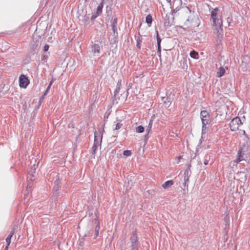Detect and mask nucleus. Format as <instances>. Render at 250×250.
Returning a JSON list of instances; mask_svg holds the SVG:
<instances>
[{
  "mask_svg": "<svg viewBox=\"0 0 250 250\" xmlns=\"http://www.w3.org/2000/svg\"><path fill=\"white\" fill-rule=\"evenodd\" d=\"M186 14L187 19L185 21L183 26H181V27L189 30H194L200 24V20L198 16L194 11L190 10L188 7L186 8Z\"/></svg>",
  "mask_w": 250,
  "mask_h": 250,
  "instance_id": "1",
  "label": "nucleus"
},
{
  "mask_svg": "<svg viewBox=\"0 0 250 250\" xmlns=\"http://www.w3.org/2000/svg\"><path fill=\"white\" fill-rule=\"evenodd\" d=\"M139 238L138 236L137 229H135L130 233V237L128 244L130 250H139Z\"/></svg>",
  "mask_w": 250,
  "mask_h": 250,
  "instance_id": "2",
  "label": "nucleus"
},
{
  "mask_svg": "<svg viewBox=\"0 0 250 250\" xmlns=\"http://www.w3.org/2000/svg\"><path fill=\"white\" fill-rule=\"evenodd\" d=\"M42 43V37L34 34L33 37V40L30 43L31 53L34 54L39 50Z\"/></svg>",
  "mask_w": 250,
  "mask_h": 250,
  "instance_id": "3",
  "label": "nucleus"
},
{
  "mask_svg": "<svg viewBox=\"0 0 250 250\" xmlns=\"http://www.w3.org/2000/svg\"><path fill=\"white\" fill-rule=\"evenodd\" d=\"M219 11V8L216 7L211 11L210 14L211 19L212 20L213 26H216L220 24V21H222L221 19H219L218 17V12Z\"/></svg>",
  "mask_w": 250,
  "mask_h": 250,
  "instance_id": "4",
  "label": "nucleus"
},
{
  "mask_svg": "<svg viewBox=\"0 0 250 250\" xmlns=\"http://www.w3.org/2000/svg\"><path fill=\"white\" fill-rule=\"evenodd\" d=\"M242 122L239 117L234 118L229 124V127L231 131H236L239 129L240 125H242Z\"/></svg>",
  "mask_w": 250,
  "mask_h": 250,
  "instance_id": "5",
  "label": "nucleus"
},
{
  "mask_svg": "<svg viewBox=\"0 0 250 250\" xmlns=\"http://www.w3.org/2000/svg\"><path fill=\"white\" fill-rule=\"evenodd\" d=\"M97 132L96 131L94 132V144L91 148V153L93 155H95L96 151L97 149L98 146L101 144L102 141L103 134L101 136L99 135V137L100 138V141H98Z\"/></svg>",
  "mask_w": 250,
  "mask_h": 250,
  "instance_id": "6",
  "label": "nucleus"
},
{
  "mask_svg": "<svg viewBox=\"0 0 250 250\" xmlns=\"http://www.w3.org/2000/svg\"><path fill=\"white\" fill-rule=\"evenodd\" d=\"M174 94L170 92L169 94H167V97H162V100L164 102V104L166 107H169L172 102L174 100Z\"/></svg>",
  "mask_w": 250,
  "mask_h": 250,
  "instance_id": "7",
  "label": "nucleus"
},
{
  "mask_svg": "<svg viewBox=\"0 0 250 250\" xmlns=\"http://www.w3.org/2000/svg\"><path fill=\"white\" fill-rule=\"evenodd\" d=\"M134 83H135L134 79H127V80L126 82V85L127 87V89L126 90L127 92L126 94V96L125 97L123 96L121 99V101H124L126 100V98L128 96V95L129 93V90L130 89H131L132 88H134V87H133L134 86V88L136 87V85L134 84ZM118 100H120V98H118Z\"/></svg>",
  "mask_w": 250,
  "mask_h": 250,
  "instance_id": "8",
  "label": "nucleus"
},
{
  "mask_svg": "<svg viewBox=\"0 0 250 250\" xmlns=\"http://www.w3.org/2000/svg\"><path fill=\"white\" fill-rule=\"evenodd\" d=\"M200 116L202 119V125H207L208 124L210 117L208 113L206 110L201 111Z\"/></svg>",
  "mask_w": 250,
  "mask_h": 250,
  "instance_id": "9",
  "label": "nucleus"
},
{
  "mask_svg": "<svg viewBox=\"0 0 250 250\" xmlns=\"http://www.w3.org/2000/svg\"><path fill=\"white\" fill-rule=\"evenodd\" d=\"M191 167V163H189L187 165V168L185 170L184 173V183L185 187L186 186V184L188 183L189 182V178L191 174V171H190V167Z\"/></svg>",
  "mask_w": 250,
  "mask_h": 250,
  "instance_id": "10",
  "label": "nucleus"
},
{
  "mask_svg": "<svg viewBox=\"0 0 250 250\" xmlns=\"http://www.w3.org/2000/svg\"><path fill=\"white\" fill-rule=\"evenodd\" d=\"M215 27V33L216 37H223V22L222 21H220V24L214 26Z\"/></svg>",
  "mask_w": 250,
  "mask_h": 250,
  "instance_id": "11",
  "label": "nucleus"
},
{
  "mask_svg": "<svg viewBox=\"0 0 250 250\" xmlns=\"http://www.w3.org/2000/svg\"><path fill=\"white\" fill-rule=\"evenodd\" d=\"M156 39H157V53L160 58V60H161V42L162 41L161 38L160 37L158 31H156Z\"/></svg>",
  "mask_w": 250,
  "mask_h": 250,
  "instance_id": "12",
  "label": "nucleus"
},
{
  "mask_svg": "<svg viewBox=\"0 0 250 250\" xmlns=\"http://www.w3.org/2000/svg\"><path fill=\"white\" fill-rule=\"evenodd\" d=\"M117 21L118 19L117 18H113L111 19V27L112 30L113 31V33L114 34H117L118 31H117Z\"/></svg>",
  "mask_w": 250,
  "mask_h": 250,
  "instance_id": "13",
  "label": "nucleus"
},
{
  "mask_svg": "<svg viewBox=\"0 0 250 250\" xmlns=\"http://www.w3.org/2000/svg\"><path fill=\"white\" fill-rule=\"evenodd\" d=\"M153 120H150L149 124L146 128V134L145 135V140L147 141L149 138L148 134L150 133L152 127Z\"/></svg>",
  "mask_w": 250,
  "mask_h": 250,
  "instance_id": "14",
  "label": "nucleus"
},
{
  "mask_svg": "<svg viewBox=\"0 0 250 250\" xmlns=\"http://www.w3.org/2000/svg\"><path fill=\"white\" fill-rule=\"evenodd\" d=\"M169 18V15L167 14L164 18V25L166 30H167L172 25V23L170 22Z\"/></svg>",
  "mask_w": 250,
  "mask_h": 250,
  "instance_id": "15",
  "label": "nucleus"
},
{
  "mask_svg": "<svg viewBox=\"0 0 250 250\" xmlns=\"http://www.w3.org/2000/svg\"><path fill=\"white\" fill-rule=\"evenodd\" d=\"M19 81L21 88H26L30 83L29 79H19Z\"/></svg>",
  "mask_w": 250,
  "mask_h": 250,
  "instance_id": "16",
  "label": "nucleus"
},
{
  "mask_svg": "<svg viewBox=\"0 0 250 250\" xmlns=\"http://www.w3.org/2000/svg\"><path fill=\"white\" fill-rule=\"evenodd\" d=\"M50 54L49 52H42L41 56V62L42 63L44 64L47 62V60Z\"/></svg>",
  "mask_w": 250,
  "mask_h": 250,
  "instance_id": "17",
  "label": "nucleus"
},
{
  "mask_svg": "<svg viewBox=\"0 0 250 250\" xmlns=\"http://www.w3.org/2000/svg\"><path fill=\"white\" fill-rule=\"evenodd\" d=\"M92 52L95 53H100V46L98 44L94 43L91 46Z\"/></svg>",
  "mask_w": 250,
  "mask_h": 250,
  "instance_id": "18",
  "label": "nucleus"
},
{
  "mask_svg": "<svg viewBox=\"0 0 250 250\" xmlns=\"http://www.w3.org/2000/svg\"><path fill=\"white\" fill-rule=\"evenodd\" d=\"M226 70L223 67H220L218 68L216 72V77L220 78L222 77L225 73Z\"/></svg>",
  "mask_w": 250,
  "mask_h": 250,
  "instance_id": "19",
  "label": "nucleus"
},
{
  "mask_svg": "<svg viewBox=\"0 0 250 250\" xmlns=\"http://www.w3.org/2000/svg\"><path fill=\"white\" fill-rule=\"evenodd\" d=\"M113 37L109 39L110 44H115L118 42V34H113Z\"/></svg>",
  "mask_w": 250,
  "mask_h": 250,
  "instance_id": "20",
  "label": "nucleus"
},
{
  "mask_svg": "<svg viewBox=\"0 0 250 250\" xmlns=\"http://www.w3.org/2000/svg\"><path fill=\"white\" fill-rule=\"evenodd\" d=\"M243 148H240L237 153L238 157L235 161V162L237 163L240 162L243 160Z\"/></svg>",
  "mask_w": 250,
  "mask_h": 250,
  "instance_id": "21",
  "label": "nucleus"
},
{
  "mask_svg": "<svg viewBox=\"0 0 250 250\" xmlns=\"http://www.w3.org/2000/svg\"><path fill=\"white\" fill-rule=\"evenodd\" d=\"M174 184V182L173 180H168L166 182H165L163 185L162 187L165 188H167L169 187H170L172 185H173Z\"/></svg>",
  "mask_w": 250,
  "mask_h": 250,
  "instance_id": "22",
  "label": "nucleus"
},
{
  "mask_svg": "<svg viewBox=\"0 0 250 250\" xmlns=\"http://www.w3.org/2000/svg\"><path fill=\"white\" fill-rule=\"evenodd\" d=\"M104 2L102 1L100 4L98 6L96 9V11H95L96 13H97L98 14H99L100 15L102 13V10L104 7Z\"/></svg>",
  "mask_w": 250,
  "mask_h": 250,
  "instance_id": "23",
  "label": "nucleus"
},
{
  "mask_svg": "<svg viewBox=\"0 0 250 250\" xmlns=\"http://www.w3.org/2000/svg\"><path fill=\"white\" fill-rule=\"evenodd\" d=\"M121 82H122V80H120L118 81V82L117 83L116 88V89L115 90V92H114V97L115 98H116V97L117 96V94L118 93L119 90L120 89V87L121 86Z\"/></svg>",
  "mask_w": 250,
  "mask_h": 250,
  "instance_id": "24",
  "label": "nucleus"
},
{
  "mask_svg": "<svg viewBox=\"0 0 250 250\" xmlns=\"http://www.w3.org/2000/svg\"><path fill=\"white\" fill-rule=\"evenodd\" d=\"M237 175L238 176L241 180L246 181L247 179V175L244 171H240L237 173Z\"/></svg>",
  "mask_w": 250,
  "mask_h": 250,
  "instance_id": "25",
  "label": "nucleus"
},
{
  "mask_svg": "<svg viewBox=\"0 0 250 250\" xmlns=\"http://www.w3.org/2000/svg\"><path fill=\"white\" fill-rule=\"evenodd\" d=\"M138 35H139V37H138L137 39V44L136 46L137 48L139 49H141V43L142 42V38L141 37V36L140 34V32H138Z\"/></svg>",
  "mask_w": 250,
  "mask_h": 250,
  "instance_id": "26",
  "label": "nucleus"
},
{
  "mask_svg": "<svg viewBox=\"0 0 250 250\" xmlns=\"http://www.w3.org/2000/svg\"><path fill=\"white\" fill-rule=\"evenodd\" d=\"M216 42L217 43V47L218 48H220L222 46V42H223V37H216Z\"/></svg>",
  "mask_w": 250,
  "mask_h": 250,
  "instance_id": "27",
  "label": "nucleus"
},
{
  "mask_svg": "<svg viewBox=\"0 0 250 250\" xmlns=\"http://www.w3.org/2000/svg\"><path fill=\"white\" fill-rule=\"evenodd\" d=\"M146 22L148 26H150L151 25L152 22V17L150 14H148L146 16Z\"/></svg>",
  "mask_w": 250,
  "mask_h": 250,
  "instance_id": "28",
  "label": "nucleus"
},
{
  "mask_svg": "<svg viewBox=\"0 0 250 250\" xmlns=\"http://www.w3.org/2000/svg\"><path fill=\"white\" fill-rule=\"evenodd\" d=\"M203 36H205V33L204 32H198V33H196L195 39L196 40L198 39L199 41V42H201L202 41V37Z\"/></svg>",
  "mask_w": 250,
  "mask_h": 250,
  "instance_id": "29",
  "label": "nucleus"
},
{
  "mask_svg": "<svg viewBox=\"0 0 250 250\" xmlns=\"http://www.w3.org/2000/svg\"><path fill=\"white\" fill-rule=\"evenodd\" d=\"M190 56L191 58L195 59H197L199 58V54L198 52L195 50H192L190 53Z\"/></svg>",
  "mask_w": 250,
  "mask_h": 250,
  "instance_id": "30",
  "label": "nucleus"
},
{
  "mask_svg": "<svg viewBox=\"0 0 250 250\" xmlns=\"http://www.w3.org/2000/svg\"><path fill=\"white\" fill-rule=\"evenodd\" d=\"M211 159V156L209 154H206L204 157V164L205 165H207L208 164V162L210 161Z\"/></svg>",
  "mask_w": 250,
  "mask_h": 250,
  "instance_id": "31",
  "label": "nucleus"
},
{
  "mask_svg": "<svg viewBox=\"0 0 250 250\" xmlns=\"http://www.w3.org/2000/svg\"><path fill=\"white\" fill-rule=\"evenodd\" d=\"M100 223L98 222L97 225L95 227V237H97L99 235V231L100 229Z\"/></svg>",
  "mask_w": 250,
  "mask_h": 250,
  "instance_id": "32",
  "label": "nucleus"
},
{
  "mask_svg": "<svg viewBox=\"0 0 250 250\" xmlns=\"http://www.w3.org/2000/svg\"><path fill=\"white\" fill-rule=\"evenodd\" d=\"M145 130L144 127L142 125H139L136 128V132L137 133H143Z\"/></svg>",
  "mask_w": 250,
  "mask_h": 250,
  "instance_id": "33",
  "label": "nucleus"
},
{
  "mask_svg": "<svg viewBox=\"0 0 250 250\" xmlns=\"http://www.w3.org/2000/svg\"><path fill=\"white\" fill-rule=\"evenodd\" d=\"M132 152L130 150H126L123 152V155L126 157L130 156Z\"/></svg>",
  "mask_w": 250,
  "mask_h": 250,
  "instance_id": "34",
  "label": "nucleus"
},
{
  "mask_svg": "<svg viewBox=\"0 0 250 250\" xmlns=\"http://www.w3.org/2000/svg\"><path fill=\"white\" fill-rule=\"evenodd\" d=\"M100 15L99 14H98L97 13H96L95 12H94L92 13V16H91V21H94L96 18L99 16Z\"/></svg>",
  "mask_w": 250,
  "mask_h": 250,
  "instance_id": "35",
  "label": "nucleus"
},
{
  "mask_svg": "<svg viewBox=\"0 0 250 250\" xmlns=\"http://www.w3.org/2000/svg\"><path fill=\"white\" fill-rule=\"evenodd\" d=\"M17 228H18L17 226L14 225V226L13 227L11 230L10 231V233L9 235H11V236H13V235L15 233V230H16V229H17Z\"/></svg>",
  "mask_w": 250,
  "mask_h": 250,
  "instance_id": "36",
  "label": "nucleus"
},
{
  "mask_svg": "<svg viewBox=\"0 0 250 250\" xmlns=\"http://www.w3.org/2000/svg\"><path fill=\"white\" fill-rule=\"evenodd\" d=\"M224 221L226 223V226L227 225H229V214H227L224 218Z\"/></svg>",
  "mask_w": 250,
  "mask_h": 250,
  "instance_id": "37",
  "label": "nucleus"
},
{
  "mask_svg": "<svg viewBox=\"0 0 250 250\" xmlns=\"http://www.w3.org/2000/svg\"><path fill=\"white\" fill-rule=\"evenodd\" d=\"M27 179L30 182L32 183V182L34 180V174H29L27 177Z\"/></svg>",
  "mask_w": 250,
  "mask_h": 250,
  "instance_id": "38",
  "label": "nucleus"
},
{
  "mask_svg": "<svg viewBox=\"0 0 250 250\" xmlns=\"http://www.w3.org/2000/svg\"><path fill=\"white\" fill-rule=\"evenodd\" d=\"M12 236L11 235H8V236L6 238V244H7L8 246H9L11 243V239Z\"/></svg>",
  "mask_w": 250,
  "mask_h": 250,
  "instance_id": "39",
  "label": "nucleus"
},
{
  "mask_svg": "<svg viewBox=\"0 0 250 250\" xmlns=\"http://www.w3.org/2000/svg\"><path fill=\"white\" fill-rule=\"evenodd\" d=\"M106 12L107 13V15L110 13L111 14V7L110 5H107L106 7Z\"/></svg>",
  "mask_w": 250,
  "mask_h": 250,
  "instance_id": "40",
  "label": "nucleus"
},
{
  "mask_svg": "<svg viewBox=\"0 0 250 250\" xmlns=\"http://www.w3.org/2000/svg\"><path fill=\"white\" fill-rule=\"evenodd\" d=\"M49 48V45L46 44L44 47H43V52H48V50Z\"/></svg>",
  "mask_w": 250,
  "mask_h": 250,
  "instance_id": "41",
  "label": "nucleus"
},
{
  "mask_svg": "<svg viewBox=\"0 0 250 250\" xmlns=\"http://www.w3.org/2000/svg\"><path fill=\"white\" fill-rule=\"evenodd\" d=\"M179 10V8L178 7H176L175 8L173 9L171 12V14L172 15H174L177 11H178Z\"/></svg>",
  "mask_w": 250,
  "mask_h": 250,
  "instance_id": "42",
  "label": "nucleus"
},
{
  "mask_svg": "<svg viewBox=\"0 0 250 250\" xmlns=\"http://www.w3.org/2000/svg\"><path fill=\"white\" fill-rule=\"evenodd\" d=\"M122 125H123L122 124H121L120 123H117L116 125V127L115 128V129L118 130V129H120L122 127Z\"/></svg>",
  "mask_w": 250,
  "mask_h": 250,
  "instance_id": "43",
  "label": "nucleus"
},
{
  "mask_svg": "<svg viewBox=\"0 0 250 250\" xmlns=\"http://www.w3.org/2000/svg\"><path fill=\"white\" fill-rule=\"evenodd\" d=\"M206 125H202V133L205 134L206 133L207 127L206 126Z\"/></svg>",
  "mask_w": 250,
  "mask_h": 250,
  "instance_id": "44",
  "label": "nucleus"
},
{
  "mask_svg": "<svg viewBox=\"0 0 250 250\" xmlns=\"http://www.w3.org/2000/svg\"><path fill=\"white\" fill-rule=\"evenodd\" d=\"M32 187V183L29 182L27 185V186L26 190L29 191L31 189Z\"/></svg>",
  "mask_w": 250,
  "mask_h": 250,
  "instance_id": "45",
  "label": "nucleus"
},
{
  "mask_svg": "<svg viewBox=\"0 0 250 250\" xmlns=\"http://www.w3.org/2000/svg\"><path fill=\"white\" fill-rule=\"evenodd\" d=\"M36 168L34 167V168H32L30 171L29 172V174H34L35 173Z\"/></svg>",
  "mask_w": 250,
  "mask_h": 250,
  "instance_id": "46",
  "label": "nucleus"
},
{
  "mask_svg": "<svg viewBox=\"0 0 250 250\" xmlns=\"http://www.w3.org/2000/svg\"><path fill=\"white\" fill-rule=\"evenodd\" d=\"M44 98L43 97V96H41L39 99V105H40L42 104V103L43 102V101L44 100Z\"/></svg>",
  "mask_w": 250,
  "mask_h": 250,
  "instance_id": "47",
  "label": "nucleus"
},
{
  "mask_svg": "<svg viewBox=\"0 0 250 250\" xmlns=\"http://www.w3.org/2000/svg\"><path fill=\"white\" fill-rule=\"evenodd\" d=\"M231 21H232V19L229 17L227 19V22L228 23L229 26H230V23H231Z\"/></svg>",
  "mask_w": 250,
  "mask_h": 250,
  "instance_id": "48",
  "label": "nucleus"
},
{
  "mask_svg": "<svg viewBox=\"0 0 250 250\" xmlns=\"http://www.w3.org/2000/svg\"><path fill=\"white\" fill-rule=\"evenodd\" d=\"M19 78H28V77H26L25 75L21 74Z\"/></svg>",
  "mask_w": 250,
  "mask_h": 250,
  "instance_id": "49",
  "label": "nucleus"
},
{
  "mask_svg": "<svg viewBox=\"0 0 250 250\" xmlns=\"http://www.w3.org/2000/svg\"><path fill=\"white\" fill-rule=\"evenodd\" d=\"M103 1H104V2L105 1H108L109 2H110V4H111L113 1V0H102Z\"/></svg>",
  "mask_w": 250,
  "mask_h": 250,
  "instance_id": "50",
  "label": "nucleus"
},
{
  "mask_svg": "<svg viewBox=\"0 0 250 250\" xmlns=\"http://www.w3.org/2000/svg\"><path fill=\"white\" fill-rule=\"evenodd\" d=\"M48 93V92H47V91H45L44 94L42 95V96H43V97L45 98V97L47 95Z\"/></svg>",
  "mask_w": 250,
  "mask_h": 250,
  "instance_id": "51",
  "label": "nucleus"
},
{
  "mask_svg": "<svg viewBox=\"0 0 250 250\" xmlns=\"http://www.w3.org/2000/svg\"><path fill=\"white\" fill-rule=\"evenodd\" d=\"M50 87L51 86L50 85H48L45 91H47V92H49Z\"/></svg>",
  "mask_w": 250,
  "mask_h": 250,
  "instance_id": "52",
  "label": "nucleus"
},
{
  "mask_svg": "<svg viewBox=\"0 0 250 250\" xmlns=\"http://www.w3.org/2000/svg\"><path fill=\"white\" fill-rule=\"evenodd\" d=\"M53 82H54V79H51V81L49 83V85H50V86L52 85V84H53Z\"/></svg>",
  "mask_w": 250,
  "mask_h": 250,
  "instance_id": "53",
  "label": "nucleus"
},
{
  "mask_svg": "<svg viewBox=\"0 0 250 250\" xmlns=\"http://www.w3.org/2000/svg\"><path fill=\"white\" fill-rule=\"evenodd\" d=\"M55 189L56 190V191H57V190H59V187H55L53 189V190H54Z\"/></svg>",
  "mask_w": 250,
  "mask_h": 250,
  "instance_id": "54",
  "label": "nucleus"
},
{
  "mask_svg": "<svg viewBox=\"0 0 250 250\" xmlns=\"http://www.w3.org/2000/svg\"><path fill=\"white\" fill-rule=\"evenodd\" d=\"M8 247H9V246H8L7 244H6V246L4 249V250H8Z\"/></svg>",
  "mask_w": 250,
  "mask_h": 250,
  "instance_id": "55",
  "label": "nucleus"
},
{
  "mask_svg": "<svg viewBox=\"0 0 250 250\" xmlns=\"http://www.w3.org/2000/svg\"><path fill=\"white\" fill-rule=\"evenodd\" d=\"M54 196H55V197H57V196H58V193H57V192H56V193H54Z\"/></svg>",
  "mask_w": 250,
  "mask_h": 250,
  "instance_id": "56",
  "label": "nucleus"
},
{
  "mask_svg": "<svg viewBox=\"0 0 250 250\" xmlns=\"http://www.w3.org/2000/svg\"><path fill=\"white\" fill-rule=\"evenodd\" d=\"M202 143V139L200 140V144H201Z\"/></svg>",
  "mask_w": 250,
  "mask_h": 250,
  "instance_id": "57",
  "label": "nucleus"
},
{
  "mask_svg": "<svg viewBox=\"0 0 250 250\" xmlns=\"http://www.w3.org/2000/svg\"><path fill=\"white\" fill-rule=\"evenodd\" d=\"M244 134L246 136H247L246 135V134H245V131H244Z\"/></svg>",
  "mask_w": 250,
  "mask_h": 250,
  "instance_id": "58",
  "label": "nucleus"
},
{
  "mask_svg": "<svg viewBox=\"0 0 250 250\" xmlns=\"http://www.w3.org/2000/svg\"><path fill=\"white\" fill-rule=\"evenodd\" d=\"M174 17H173V18H172V20H174Z\"/></svg>",
  "mask_w": 250,
  "mask_h": 250,
  "instance_id": "59",
  "label": "nucleus"
},
{
  "mask_svg": "<svg viewBox=\"0 0 250 250\" xmlns=\"http://www.w3.org/2000/svg\"><path fill=\"white\" fill-rule=\"evenodd\" d=\"M181 157H179V159H181Z\"/></svg>",
  "mask_w": 250,
  "mask_h": 250,
  "instance_id": "60",
  "label": "nucleus"
}]
</instances>
